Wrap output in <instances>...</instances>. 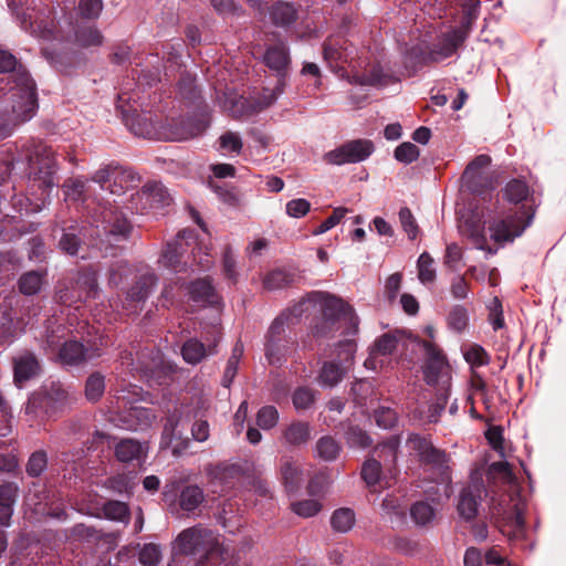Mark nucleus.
<instances>
[{"instance_id":"473e14b6","label":"nucleus","mask_w":566,"mask_h":566,"mask_svg":"<svg viewBox=\"0 0 566 566\" xmlns=\"http://www.w3.org/2000/svg\"><path fill=\"white\" fill-rule=\"evenodd\" d=\"M189 294L193 302L202 304H217L218 296L211 282L207 279L197 280L189 286Z\"/></svg>"},{"instance_id":"9b49d317","label":"nucleus","mask_w":566,"mask_h":566,"mask_svg":"<svg viewBox=\"0 0 566 566\" xmlns=\"http://www.w3.org/2000/svg\"><path fill=\"white\" fill-rule=\"evenodd\" d=\"M407 446L410 450L417 452L422 462L437 471L439 483L444 484L447 490L451 476L448 464L449 458L446 452L434 448L429 440L418 434H411L407 440Z\"/></svg>"},{"instance_id":"a211bd4d","label":"nucleus","mask_w":566,"mask_h":566,"mask_svg":"<svg viewBox=\"0 0 566 566\" xmlns=\"http://www.w3.org/2000/svg\"><path fill=\"white\" fill-rule=\"evenodd\" d=\"M491 165L489 155H479L470 161L462 175V182L474 193H482L483 189L492 188V177L486 172Z\"/></svg>"},{"instance_id":"f257e3e1","label":"nucleus","mask_w":566,"mask_h":566,"mask_svg":"<svg viewBox=\"0 0 566 566\" xmlns=\"http://www.w3.org/2000/svg\"><path fill=\"white\" fill-rule=\"evenodd\" d=\"M533 216L534 210L524 205L509 211H497L489 208L481 211L472 210L461 216L459 231L476 249L488 254H495L497 250L488 243L485 226H488L491 240L499 245H504L522 235L531 224Z\"/></svg>"},{"instance_id":"774afa93","label":"nucleus","mask_w":566,"mask_h":566,"mask_svg":"<svg viewBox=\"0 0 566 566\" xmlns=\"http://www.w3.org/2000/svg\"><path fill=\"white\" fill-rule=\"evenodd\" d=\"M132 273L133 269L126 262H116L109 270V283L117 286Z\"/></svg>"},{"instance_id":"4468645a","label":"nucleus","mask_w":566,"mask_h":566,"mask_svg":"<svg viewBox=\"0 0 566 566\" xmlns=\"http://www.w3.org/2000/svg\"><path fill=\"white\" fill-rule=\"evenodd\" d=\"M374 153V144L368 139H355L327 151L323 160L333 166L357 164L366 160Z\"/></svg>"},{"instance_id":"5701e85b","label":"nucleus","mask_w":566,"mask_h":566,"mask_svg":"<svg viewBox=\"0 0 566 566\" xmlns=\"http://www.w3.org/2000/svg\"><path fill=\"white\" fill-rule=\"evenodd\" d=\"M160 139L181 142L198 136L203 130V125L192 119H178L172 120L167 125H161Z\"/></svg>"},{"instance_id":"f8f14e48","label":"nucleus","mask_w":566,"mask_h":566,"mask_svg":"<svg viewBox=\"0 0 566 566\" xmlns=\"http://www.w3.org/2000/svg\"><path fill=\"white\" fill-rule=\"evenodd\" d=\"M93 180L99 184L103 189H108L111 193L116 196L135 188L139 181L133 170L112 165L98 169L94 174Z\"/></svg>"},{"instance_id":"0e129e2a","label":"nucleus","mask_w":566,"mask_h":566,"mask_svg":"<svg viewBox=\"0 0 566 566\" xmlns=\"http://www.w3.org/2000/svg\"><path fill=\"white\" fill-rule=\"evenodd\" d=\"M465 360L472 366H485L490 363L488 353L479 345L471 346L464 354Z\"/></svg>"},{"instance_id":"ddd939ff","label":"nucleus","mask_w":566,"mask_h":566,"mask_svg":"<svg viewBox=\"0 0 566 566\" xmlns=\"http://www.w3.org/2000/svg\"><path fill=\"white\" fill-rule=\"evenodd\" d=\"M96 228H102L104 234L113 237L116 241L128 239L133 226L119 209L117 202L99 207L98 214L94 220Z\"/></svg>"},{"instance_id":"bb28decb","label":"nucleus","mask_w":566,"mask_h":566,"mask_svg":"<svg viewBox=\"0 0 566 566\" xmlns=\"http://www.w3.org/2000/svg\"><path fill=\"white\" fill-rule=\"evenodd\" d=\"M280 474L284 488L287 492H296L303 481V470L292 458L281 459Z\"/></svg>"},{"instance_id":"79ce46f5","label":"nucleus","mask_w":566,"mask_h":566,"mask_svg":"<svg viewBox=\"0 0 566 566\" xmlns=\"http://www.w3.org/2000/svg\"><path fill=\"white\" fill-rule=\"evenodd\" d=\"M434 261L428 252L420 254L417 269L418 279L422 284L432 283L436 280V269L433 266Z\"/></svg>"},{"instance_id":"7ed1b4c3","label":"nucleus","mask_w":566,"mask_h":566,"mask_svg":"<svg viewBox=\"0 0 566 566\" xmlns=\"http://www.w3.org/2000/svg\"><path fill=\"white\" fill-rule=\"evenodd\" d=\"M25 157L29 161L31 175H33V187L41 190V197L34 201L29 197H15L13 206L25 213L40 211L49 197V191L55 186V158L53 150L41 142L31 139L24 145Z\"/></svg>"},{"instance_id":"680f3d73","label":"nucleus","mask_w":566,"mask_h":566,"mask_svg":"<svg viewBox=\"0 0 566 566\" xmlns=\"http://www.w3.org/2000/svg\"><path fill=\"white\" fill-rule=\"evenodd\" d=\"M293 405L297 410L307 409L314 402V392L307 387L297 388L293 394Z\"/></svg>"},{"instance_id":"69168bd1","label":"nucleus","mask_w":566,"mask_h":566,"mask_svg":"<svg viewBox=\"0 0 566 566\" xmlns=\"http://www.w3.org/2000/svg\"><path fill=\"white\" fill-rule=\"evenodd\" d=\"M346 440L350 447L366 448L370 444L371 440L365 431L358 427H349L346 432Z\"/></svg>"},{"instance_id":"b1692460","label":"nucleus","mask_w":566,"mask_h":566,"mask_svg":"<svg viewBox=\"0 0 566 566\" xmlns=\"http://www.w3.org/2000/svg\"><path fill=\"white\" fill-rule=\"evenodd\" d=\"M180 416L176 412L169 416L164 426L161 434V448L171 449L175 455L180 454L188 446V440L184 439L182 431L178 430Z\"/></svg>"},{"instance_id":"20e7f679","label":"nucleus","mask_w":566,"mask_h":566,"mask_svg":"<svg viewBox=\"0 0 566 566\" xmlns=\"http://www.w3.org/2000/svg\"><path fill=\"white\" fill-rule=\"evenodd\" d=\"M21 25L36 38L57 42L73 41L81 48L98 46L103 42V35L93 25L69 27L67 32L63 29L56 30L54 21L40 11L32 10V12L24 14Z\"/></svg>"},{"instance_id":"8fccbe9b","label":"nucleus","mask_w":566,"mask_h":566,"mask_svg":"<svg viewBox=\"0 0 566 566\" xmlns=\"http://www.w3.org/2000/svg\"><path fill=\"white\" fill-rule=\"evenodd\" d=\"M104 515L113 521L124 522L128 518V507L119 501H108L103 505Z\"/></svg>"},{"instance_id":"cd10ccee","label":"nucleus","mask_w":566,"mask_h":566,"mask_svg":"<svg viewBox=\"0 0 566 566\" xmlns=\"http://www.w3.org/2000/svg\"><path fill=\"white\" fill-rule=\"evenodd\" d=\"M361 478L373 492H378L390 485L387 478L381 475V463L374 458L364 462Z\"/></svg>"},{"instance_id":"c756f323","label":"nucleus","mask_w":566,"mask_h":566,"mask_svg":"<svg viewBox=\"0 0 566 566\" xmlns=\"http://www.w3.org/2000/svg\"><path fill=\"white\" fill-rule=\"evenodd\" d=\"M283 439L289 446H301L310 441L311 427L305 421H293L283 431Z\"/></svg>"},{"instance_id":"0eeeda50","label":"nucleus","mask_w":566,"mask_h":566,"mask_svg":"<svg viewBox=\"0 0 566 566\" xmlns=\"http://www.w3.org/2000/svg\"><path fill=\"white\" fill-rule=\"evenodd\" d=\"M490 510L491 517L503 535L510 539H517L524 535V504L518 497L511 494H501L499 497H492Z\"/></svg>"},{"instance_id":"a878e982","label":"nucleus","mask_w":566,"mask_h":566,"mask_svg":"<svg viewBox=\"0 0 566 566\" xmlns=\"http://www.w3.org/2000/svg\"><path fill=\"white\" fill-rule=\"evenodd\" d=\"M40 369L36 357L31 353H24L14 358V382L21 388L23 382L34 377Z\"/></svg>"},{"instance_id":"6e6d98bb","label":"nucleus","mask_w":566,"mask_h":566,"mask_svg":"<svg viewBox=\"0 0 566 566\" xmlns=\"http://www.w3.org/2000/svg\"><path fill=\"white\" fill-rule=\"evenodd\" d=\"M399 220L403 231L410 240H415L418 235V224L409 208H401L399 211Z\"/></svg>"},{"instance_id":"a18cd8bd","label":"nucleus","mask_w":566,"mask_h":566,"mask_svg":"<svg viewBox=\"0 0 566 566\" xmlns=\"http://www.w3.org/2000/svg\"><path fill=\"white\" fill-rule=\"evenodd\" d=\"M340 451L339 444L331 437H322L316 442L317 455L324 461L335 460Z\"/></svg>"},{"instance_id":"c9c22d12","label":"nucleus","mask_w":566,"mask_h":566,"mask_svg":"<svg viewBox=\"0 0 566 566\" xmlns=\"http://www.w3.org/2000/svg\"><path fill=\"white\" fill-rule=\"evenodd\" d=\"M203 492L197 485H188L179 495V505L184 511L192 512L203 502Z\"/></svg>"},{"instance_id":"bf43d9fd","label":"nucleus","mask_w":566,"mask_h":566,"mask_svg":"<svg viewBox=\"0 0 566 566\" xmlns=\"http://www.w3.org/2000/svg\"><path fill=\"white\" fill-rule=\"evenodd\" d=\"M346 213L347 209L342 207L335 208L333 210V213L326 220H324L316 229L313 230V234L319 235L327 232L328 230L337 226L340 222V220L346 216Z\"/></svg>"},{"instance_id":"052dcab7","label":"nucleus","mask_w":566,"mask_h":566,"mask_svg":"<svg viewBox=\"0 0 566 566\" xmlns=\"http://www.w3.org/2000/svg\"><path fill=\"white\" fill-rule=\"evenodd\" d=\"M48 459L46 454L42 451H36L31 454L28 464L27 472L31 476H39L46 468Z\"/></svg>"},{"instance_id":"49530a36","label":"nucleus","mask_w":566,"mask_h":566,"mask_svg":"<svg viewBox=\"0 0 566 566\" xmlns=\"http://www.w3.org/2000/svg\"><path fill=\"white\" fill-rule=\"evenodd\" d=\"M105 390V379L99 373L92 374L85 384V396L91 401H97Z\"/></svg>"},{"instance_id":"4d7b16f0","label":"nucleus","mask_w":566,"mask_h":566,"mask_svg":"<svg viewBox=\"0 0 566 566\" xmlns=\"http://www.w3.org/2000/svg\"><path fill=\"white\" fill-rule=\"evenodd\" d=\"M311 210V202L304 198L292 199L285 205V212L291 218H303Z\"/></svg>"},{"instance_id":"603ef678","label":"nucleus","mask_w":566,"mask_h":566,"mask_svg":"<svg viewBox=\"0 0 566 566\" xmlns=\"http://www.w3.org/2000/svg\"><path fill=\"white\" fill-rule=\"evenodd\" d=\"M469 322L468 311L463 306H454L449 316L448 324L455 332H462L467 328Z\"/></svg>"},{"instance_id":"f704fd0d","label":"nucleus","mask_w":566,"mask_h":566,"mask_svg":"<svg viewBox=\"0 0 566 566\" xmlns=\"http://www.w3.org/2000/svg\"><path fill=\"white\" fill-rule=\"evenodd\" d=\"M401 338L400 333H387L381 335L376 342L371 350L373 358L378 356H387L392 354Z\"/></svg>"},{"instance_id":"864d4df0","label":"nucleus","mask_w":566,"mask_h":566,"mask_svg":"<svg viewBox=\"0 0 566 566\" xmlns=\"http://www.w3.org/2000/svg\"><path fill=\"white\" fill-rule=\"evenodd\" d=\"M220 149L227 153L240 154L243 143L238 133L227 132L219 138Z\"/></svg>"},{"instance_id":"4c0bfd02","label":"nucleus","mask_w":566,"mask_h":566,"mask_svg":"<svg viewBox=\"0 0 566 566\" xmlns=\"http://www.w3.org/2000/svg\"><path fill=\"white\" fill-rule=\"evenodd\" d=\"M27 323L23 322V318L14 322L12 318H4V322L0 326V343L1 344H11L21 333L24 332V326Z\"/></svg>"},{"instance_id":"393cba45","label":"nucleus","mask_w":566,"mask_h":566,"mask_svg":"<svg viewBox=\"0 0 566 566\" xmlns=\"http://www.w3.org/2000/svg\"><path fill=\"white\" fill-rule=\"evenodd\" d=\"M155 283L156 277L154 273L148 270H145L143 273H140L138 281L127 292V301L129 304L127 307H125V310L128 314L136 312L137 304L147 298Z\"/></svg>"},{"instance_id":"1a4fd4ad","label":"nucleus","mask_w":566,"mask_h":566,"mask_svg":"<svg viewBox=\"0 0 566 566\" xmlns=\"http://www.w3.org/2000/svg\"><path fill=\"white\" fill-rule=\"evenodd\" d=\"M468 32L462 29H454L446 33L440 42L431 50L423 51L420 48H413L410 51V60H412V66H421L424 64L441 62L450 57L458 48L467 39Z\"/></svg>"},{"instance_id":"37998d69","label":"nucleus","mask_w":566,"mask_h":566,"mask_svg":"<svg viewBox=\"0 0 566 566\" xmlns=\"http://www.w3.org/2000/svg\"><path fill=\"white\" fill-rule=\"evenodd\" d=\"M295 9L290 3H277L271 10L274 24L285 27L295 20Z\"/></svg>"},{"instance_id":"a19ab883","label":"nucleus","mask_w":566,"mask_h":566,"mask_svg":"<svg viewBox=\"0 0 566 566\" xmlns=\"http://www.w3.org/2000/svg\"><path fill=\"white\" fill-rule=\"evenodd\" d=\"M528 197L527 185L518 179L511 180L504 189V198L512 203H520Z\"/></svg>"},{"instance_id":"338daca9","label":"nucleus","mask_w":566,"mask_h":566,"mask_svg":"<svg viewBox=\"0 0 566 566\" xmlns=\"http://www.w3.org/2000/svg\"><path fill=\"white\" fill-rule=\"evenodd\" d=\"M86 184L80 179L69 180L63 186V191L66 200L77 201L82 199Z\"/></svg>"},{"instance_id":"e2e57ef3","label":"nucleus","mask_w":566,"mask_h":566,"mask_svg":"<svg viewBox=\"0 0 566 566\" xmlns=\"http://www.w3.org/2000/svg\"><path fill=\"white\" fill-rule=\"evenodd\" d=\"M398 441L390 439L384 444L376 448L375 453L378 458L384 459L385 465L394 463L397 457Z\"/></svg>"},{"instance_id":"39448f33","label":"nucleus","mask_w":566,"mask_h":566,"mask_svg":"<svg viewBox=\"0 0 566 566\" xmlns=\"http://www.w3.org/2000/svg\"><path fill=\"white\" fill-rule=\"evenodd\" d=\"M426 352L423 366L424 380L437 389V402L430 407L429 421L436 422L449 398L451 387V368L441 349L432 342L422 343Z\"/></svg>"},{"instance_id":"c85d7f7f","label":"nucleus","mask_w":566,"mask_h":566,"mask_svg":"<svg viewBox=\"0 0 566 566\" xmlns=\"http://www.w3.org/2000/svg\"><path fill=\"white\" fill-rule=\"evenodd\" d=\"M146 454V448L133 439L120 440L115 448V455L120 462L140 460Z\"/></svg>"},{"instance_id":"aec40b11","label":"nucleus","mask_w":566,"mask_h":566,"mask_svg":"<svg viewBox=\"0 0 566 566\" xmlns=\"http://www.w3.org/2000/svg\"><path fill=\"white\" fill-rule=\"evenodd\" d=\"M282 92L283 83L281 80H279L275 88H264L260 96L253 103H249L247 98L241 96L239 99L233 102L232 106L228 109L233 114V116L256 113L271 106L276 101L277 96L282 94Z\"/></svg>"},{"instance_id":"3c124183","label":"nucleus","mask_w":566,"mask_h":566,"mask_svg":"<svg viewBox=\"0 0 566 566\" xmlns=\"http://www.w3.org/2000/svg\"><path fill=\"white\" fill-rule=\"evenodd\" d=\"M279 421V411L273 406L262 407L256 415V423L263 430L272 429Z\"/></svg>"},{"instance_id":"dca6fc26","label":"nucleus","mask_w":566,"mask_h":566,"mask_svg":"<svg viewBox=\"0 0 566 566\" xmlns=\"http://www.w3.org/2000/svg\"><path fill=\"white\" fill-rule=\"evenodd\" d=\"M355 352L356 344L353 340L340 343L338 352L340 365L334 361L325 363L318 377L319 384L328 387L336 386L350 368Z\"/></svg>"},{"instance_id":"4be33fe9","label":"nucleus","mask_w":566,"mask_h":566,"mask_svg":"<svg viewBox=\"0 0 566 566\" xmlns=\"http://www.w3.org/2000/svg\"><path fill=\"white\" fill-rule=\"evenodd\" d=\"M484 492L481 479L472 480L462 489L458 502V512L467 521L473 520L478 514L479 501Z\"/></svg>"},{"instance_id":"2eb2a0df","label":"nucleus","mask_w":566,"mask_h":566,"mask_svg":"<svg viewBox=\"0 0 566 566\" xmlns=\"http://www.w3.org/2000/svg\"><path fill=\"white\" fill-rule=\"evenodd\" d=\"M126 94H119L117 101V108L120 111L123 120L128 129L136 136H142L148 139H160L161 127H157L146 115L139 114L137 108L125 103L128 102Z\"/></svg>"},{"instance_id":"412c9836","label":"nucleus","mask_w":566,"mask_h":566,"mask_svg":"<svg viewBox=\"0 0 566 566\" xmlns=\"http://www.w3.org/2000/svg\"><path fill=\"white\" fill-rule=\"evenodd\" d=\"M211 338L206 337L207 346L200 343L197 339L187 340L181 349V354L184 359L192 365L200 363L206 356L212 355L214 353V347L220 338V327L219 325H213L211 327Z\"/></svg>"},{"instance_id":"58836bf2","label":"nucleus","mask_w":566,"mask_h":566,"mask_svg":"<svg viewBox=\"0 0 566 566\" xmlns=\"http://www.w3.org/2000/svg\"><path fill=\"white\" fill-rule=\"evenodd\" d=\"M294 282V275L284 270L277 269L269 272L263 279V286L266 290H277L289 286Z\"/></svg>"},{"instance_id":"ea45409f","label":"nucleus","mask_w":566,"mask_h":566,"mask_svg":"<svg viewBox=\"0 0 566 566\" xmlns=\"http://www.w3.org/2000/svg\"><path fill=\"white\" fill-rule=\"evenodd\" d=\"M45 273L30 271L23 274L19 281L21 293L25 295L36 294L44 284Z\"/></svg>"},{"instance_id":"f03ea898","label":"nucleus","mask_w":566,"mask_h":566,"mask_svg":"<svg viewBox=\"0 0 566 566\" xmlns=\"http://www.w3.org/2000/svg\"><path fill=\"white\" fill-rule=\"evenodd\" d=\"M17 59L12 53L0 51V73L14 72L15 77V86L11 88L10 95L11 115L6 119L0 118V136L11 134L15 126L31 119L38 108L35 84L24 71H17Z\"/></svg>"},{"instance_id":"7c9ffc66","label":"nucleus","mask_w":566,"mask_h":566,"mask_svg":"<svg viewBox=\"0 0 566 566\" xmlns=\"http://www.w3.org/2000/svg\"><path fill=\"white\" fill-rule=\"evenodd\" d=\"M67 399V392L64 390L61 385H52L50 391L44 396L40 397L33 395L25 405V413L31 415L35 412L38 406H49L50 401H54L56 403H63Z\"/></svg>"},{"instance_id":"13d9d810","label":"nucleus","mask_w":566,"mask_h":566,"mask_svg":"<svg viewBox=\"0 0 566 566\" xmlns=\"http://www.w3.org/2000/svg\"><path fill=\"white\" fill-rule=\"evenodd\" d=\"M419 157V149L412 143H402L395 150V158L403 164H410Z\"/></svg>"},{"instance_id":"6ab92c4d","label":"nucleus","mask_w":566,"mask_h":566,"mask_svg":"<svg viewBox=\"0 0 566 566\" xmlns=\"http://www.w3.org/2000/svg\"><path fill=\"white\" fill-rule=\"evenodd\" d=\"M96 274L92 270L82 271L72 286V291L59 287L57 297L63 304L72 305L73 303L81 302L88 296L96 294Z\"/></svg>"},{"instance_id":"72a5a7b5","label":"nucleus","mask_w":566,"mask_h":566,"mask_svg":"<svg viewBox=\"0 0 566 566\" xmlns=\"http://www.w3.org/2000/svg\"><path fill=\"white\" fill-rule=\"evenodd\" d=\"M264 60L270 69L275 70L280 74H284L290 63L289 52L285 44L280 43L269 48Z\"/></svg>"},{"instance_id":"09e8293b","label":"nucleus","mask_w":566,"mask_h":566,"mask_svg":"<svg viewBox=\"0 0 566 566\" xmlns=\"http://www.w3.org/2000/svg\"><path fill=\"white\" fill-rule=\"evenodd\" d=\"M243 354V345L241 343H237L232 349V354L228 359L227 367L223 375V385L228 387L232 379L234 378L238 369V365L240 358Z\"/></svg>"},{"instance_id":"423d86ee","label":"nucleus","mask_w":566,"mask_h":566,"mask_svg":"<svg viewBox=\"0 0 566 566\" xmlns=\"http://www.w3.org/2000/svg\"><path fill=\"white\" fill-rule=\"evenodd\" d=\"M174 549L181 555H200L201 566L206 562L220 559L224 560L226 548L220 542V536L212 530L202 525H196L184 530L176 538Z\"/></svg>"},{"instance_id":"de8ad7c7","label":"nucleus","mask_w":566,"mask_h":566,"mask_svg":"<svg viewBox=\"0 0 566 566\" xmlns=\"http://www.w3.org/2000/svg\"><path fill=\"white\" fill-rule=\"evenodd\" d=\"M291 510L301 517H312L322 510V504L318 500H302L291 504Z\"/></svg>"},{"instance_id":"6e6552de","label":"nucleus","mask_w":566,"mask_h":566,"mask_svg":"<svg viewBox=\"0 0 566 566\" xmlns=\"http://www.w3.org/2000/svg\"><path fill=\"white\" fill-rule=\"evenodd\" d=\"M65 331V327L61 326L51 332L48 331L45 340L49 348L59 347L57 359L61 364L80 365L102 355V349L96 345L85 347L82 343L73 339L61 343L66 335Z\"/></svg>"},{"instance_id":"f3484780","label":"nucleus","mask_w":566,"mask_h":566,"mask_svg":"<svg viewBox=\"0 0 566 566\" xmlns=\"http://www.w3.org/2000/svg\"><path fill=\"white\" fill-rule=\"evenodd\" d=\"M169 202L170 197L165 187L160 182L153 181L146 184L142 190L132 196L133 206L128 209L145 213L168 206Z\"/></svg>"},{"instance_id":"e433bc0d","label":"nucleus","mask_w":566,"mask_h":566,"mask_svg":"<svg viewBox=\"0 0 566 566\" xmlns=\"http://www.w3.org/2000/svg\"><path fill=\"white\" fill-rule=\"evenodd\" d=\"M355 524V513L348 507L336 510L331 517V525L334 531L346 533L353 528Z\"/></svg>"},{"instance_id":"2f4dec72","label":"nucleus","mask_w":566,"mask_h":566,"mask_svg":"<svg viewBox=\"0 0 566 566\" xmlns=\"http://www.w3.org/2000/svg\"><path fill=\"white\" fill-rule=\"evenodd\" d=\"M355 82L363 85H388L392 76L384 71L380 64L370 65L366 67L360 74L354 75Z\"/></svg>"},{"instance_id":"9d476101","label":"nucleus","mask_w":566,"mask_h":566,"mask_svg":"<svg viewBox=\"0 0 566 566\" xmlns=\"http://www.w3.org/2000/svg\"><path fill=\"white\" fill-rule=\"evenodd\" d=\"M311 300L319 305L322 318L314 327L316 336H328L340 328V321L346 315L347 306L338 297L323 292L311 295Z\"/></svg>"},{"instance_id":"c03bdc74","label":"nucleus","mask_w":566,"mask_h":566,"mask_svg":"<svg viewBox=\"0 0 566 566\" xmlns=\"http://www.w3.org/2000/svg\"><path fill=\"white\" fill-rule=\"evenodd\" d=\"M436 507L426 501L417 502L411 507V516L418 525H427L436 516Z\"/></svg>"},{"instance_id":"5fc2aeb1","label":"nucleus","mask_w":566,"mask_h":566,"mask_svg":"<svg viewBox=\"0 0 566 566\" xmlns=\"http://www.w3.org/2000/svg\"><path fill=\"white\" fill-rule=\"evenodd\" d=\"M160 262L164 266L177 270L180 262V243L178 241L168 243L161 254Z\"/></svg>"}]
</instances>
